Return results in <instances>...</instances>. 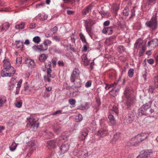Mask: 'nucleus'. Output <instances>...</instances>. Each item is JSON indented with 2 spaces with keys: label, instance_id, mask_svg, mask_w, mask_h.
<instances>
[{
  "label": "nucleus",
  "instance_id": "6e6552de",
  "mask_svg": "<svg viewBox=\"0 0 158 158\" xmlns=\"http://www.w3.org/2000/svg\"><path fill=\"white\" fill-rule=\"evenodd\" d=\"M108 134V131L106 129H101L97 133V135L101 137L105 136Z\"/></svg>",
  "mask_w": 158,
  "mask_h": 158
},
{
  "label": "nucleus",
  "instance_id": "dca6fc26",
  "mask_svg": "<svg viewBox=\"0 0 158 158\" xmlns=\"http://www.w3.org/2000/svg\"><path fill=\"white\" fill-rule=\"evenodd\" d=\"M82 60V63L83 64L85 65H87L89 63V61L87 59V58L86 55H83L81 57Z\"/></svg>",
  "mask_w": 158,
  "mask_h": 158
},
{
  "label": "nucleus",
  "instance_id": "c756f323",
  "mask_svg": "<svg viewBox=\"0 0 158 158\" xmlns=\"http://www.w3.org/2000/svg\"><path fill=\"white\" fill-rule=\"evenodd\" d=\"M47 58V56L45 54H42L39 57V60L41 62H43L45 61Z\"/></svg>",
  "mask_w": 158,
  "mask_h": 158
},
{
  "label": "nucleus",
  "instance_id": "2eb2a0df",
  "mask_svg": "<svg viewBox=\"0 0 158 158\" xmlns=\"http://www.w3.org/2000/svg\"><path fill=\"white\" fill-rule=\"evenodd\" d=\"M141 154L144 158H150V155L152 154L151 151L148 150L144 151L143 153Z\"/></svg>",
  "mask_w": 158,
  "mask_h": 158
},
{
  "label": "nucleus",
  "instance_id": "69168bd1",
  "mask_svg": "<svg viewBox=\"0 0 158 158\" xmlns=\"http://www.w3.org/2000/svg\"><path fill=\"white\" fill-rule=\"evenodd\" d=\"M32 49L35 51H38V45L37 46L35 45L32 47Z\"/></svg>",
  "mask_w": 158,
  "mask_h": 158
},
{
  "label": "nucleus",
  "instance_id": "0e129e2a",
  "mask_svg": "<svg viewBox=\"0 0 158 158\" xmlns=\"http://www.w3.org/2000/svg\"><path fill=\"white\" fill-rule=\"evenodd\" d=\"M110 24V21L109 20H107L105 21L103 23V25L105 26H107Z\"/></svg>",
  "mask_w": 158,
  "mask_h": 158
},
{
  "label": "nucleus",
  "instance_id": "bf43d9fd",
  "mask_svg": "<svg viewBox=\"0 0 158 158\" xmlns=\"http://www.w3.org/2000/svg\"><path fill=\"white\" fill-rule=\"evenodd\" d=\"M29 146H30L31 147H33L35 145V143H34V141L33 140L29 142Z\"/></svg>",
  "mask_w": 158,
  "mask_h": 158
},
{
  "label": "nucleus",
  "instance_id": "a19ab883",
  "mask_svg": "<svg viewBox=\"0 0 158 158\" xmlns=\"http://www.w3.org/2000/svg\"><path fill=\"white\" fill-rule=\"evenodd\" d=\"M87 32L89 35H90L91 34V26H85Z\"/></svg>",
  "mask_w": 158,
  "mask_h": 158
},
{
  "label": "nucleus",
  "instance_id": "5701e85b",
  "mask_svg": "<svg viewBox=\"0 0 158 158\" xmlns=\"http://www.w3.org/2000/svg\"><path fill=\"white\" fill-rule=\"evenodd\" d=\"M133 121V119L131 117L128 116L125 118L124 120V123L127 125L128 123H131Z\"/></svg>",
  "mask_w": 158,
  "mask_h": 158
},
{
  "label": "nucleus",
  "instance_id": "c9c22d12",
  "mask_svg": "<svg viewBox=\"0 0 158 158\" xmlns=\"http://www.w3.org/2000/svg\"><path fill=\"white\" fill-rule=\"evenodd\" d=\"M51 43L52 42L50 40H46L44 41L43 44L44 46L48 47V46L50 45Z\"/></svg>",
  "mask_w": 158,
  "mask_h": 158
},
{
  "label": "nucleus",
  "instance_id": "473e14b6",
  "mask_svg": "<svg viewBox=\"0 0 158 158\" xmlns=\"http://www.w3.org/2000/svg\"><path fill=\"white\" fill-rule=\"evenodd\" d=\"M54 130L55 133L57 134H59L61 131L60 127L59 126L54 127Z\"/></svg>",
  "mask_w": 158,
  "mask_h": 158
},
{
  "label": "nucleus",
  "instance_id": "393cba45",
  "mask_svg": "<svg viewBox=\"0 0 158 158\" xmlns=\"http://www.w3.org/2000/svg\"><path fill=\"white\" fill-rule=\"evenodd\" d=\"M85 26L91 27L95 24V23L91 19H88L85 20Z\"/></svg>",
  "mask_w": 158,
  "mask_h": 158
},
{
  "label": "nucleus",
  "instance_id": "b1692460",
  "mask_svg": "<svg viewBox=\"0 0 158 158\" xmlns=\"http://www.w3.org/2000/svg\"><path fill=\"white\" fill-rule=\"evenodd\" d=\"M151 102H149L144 104L141 107H142V108H143L144 110L147 111V110L151 107Z\"/></svg>",
  "mask_w": 158,
  "mask_h": 158
},
{
  "label": "nucleus",
  "instance_id": "4be33fe9",
  "mask_svg": "<svg viewBox=\"0 0 158 158\" xmlns=\"http://www.w3.org/2000/svg\"><path fill=\"white\" fill-rule=\"evenodd\" d=\"M7 101L6 98L4 96H0V107H2Z\"/></svg>",
  "mask_w": 158,
  "mask_h": 158
},
{
  "label": "nucleus",
  "instance_id": "1a4fd4ad",
  "mask_svg": "<svg viewBox=\"0 0 158 158\" xmlns=\"http://www.w3.org/2000/svg\"><path fill=\"white\" fill-rule=\"evenodd\" d=\"M158 45V39H154L148 42V46L151 48H154Z\"/></svg>",
  "mask_w": 158,
  "mask_h": 158
},
{
  "label": "nucleus",
  "instance_id": "13d9d810",
  "mask_svg": "<svg viewBox=\"0 0 158 158\" xmlns=\"http://www.w3.org/2000/svg\"><path fill=\"white\" fill-rule=\"evenodd\" d=\"M147 61L149 64H153L154 63V61L152 59H148L147 60Z\"/></svg>",
  "mask_w": 158,
  "mask_h": 158
},
{
  "label": "nucleus",
  "instance_id": "6e6d98bb",
  "mask_svg": "<svg viewBox=\"0 0 158 158\" xmlns=\"http://www.w3.org/2000/svg\"><path fill=\"white\" fill-rule=\"evenodd\" d=\"M91 85V81H89L86 82L85 85V87L86 88L90 87Z\"/></svg>",
  "mask_w": 158,
  "mask_h": 158
},
{
  "label": "nucleus",
  "instance_id": "72a5a7b5",
  "mask_svg": "<svg viewBox=\"0 0 158 158\" xmlns=\"http://www.w3.org/2000/svg\"><path fill=\"white\" fill-rule=\"evenodd\" d=\"M17 146V144L15 142H13L10 147V149L11 151H14Z\"/></svg>",
  "mask_w": 158,
  "mask_h": 158
},
{
  "label": "nucleus",
  "instance_id": "412c9836",
  "mask_svg": "<svg viewBox=\"0 0 158 158\" xmlns=\"http://www.w3.org/2000/svg\"><path fill=\"white\" fill-rule=\"evenodd\" d=\"M91 6L90 5L88 6L86 8L84 9L82 11V14L84 15H85L89 12L91 9Z\"/></svg>",
  "mask_w": 158,
  "mask_h": 158
},
{
  "label": "nucleus",
  "instance_id": "680f3d73",
  "mask_svg": "<svg viewBox=\"0 0 158 158\" xmlns=\"http://www.w3.org/2000/svg\"><path fill=\"white\" fill-rule=\"evenodd\" d=\"M22 82V79H20L18 83L17 84V87L20 88L21 86Z\"/></svg>",
  "mask_w": 158,
  "mask_h": 158
},
{
  "label": "nucleus",
  "instance_id": "f03ea898",
  "mask_svg": "<svg viewBox=\"0 0 158 158\" xmlns=\"http://www.w3.org/2000/svg\"><path fill=\"white\" fill-rule=\"evenodd\" d=\"M65 136L61 135L56 140H52L47 142V146L49 149L55 148L57 145H60L64 141Z\"/></svg>",
  "mask_w": 158,
  "mask_h": 158
},
{
  "label": "nucleus",
  "instance_id": "603ef678",
  "mask_svg": "<svg viewBox=\"0 0 158 158\" xmlns=\"http://www.w3.org/2000/svg\"><path fill=\"white\" fill-rule=\"evenodd\" d=\"M112 110L114 111V112L118 114V108L116 105H114L112 107Z\"/></svg>",
  "mask_w": 158,
  "mask_h": 158
},
{
  "label": "nucleus",
  "instance_id": "774afa93",
  "mask_svg": "<svg viewBox=\"0 0 158 158\" xmlns=\"http://www.w3.org/2000/svg\"><path fill=\"white\" fill-rule=\"evenodd\" d=\"M58 64L59 66H63L64 65V64L63 61H59L58 62Z\"/></svg>",
  "mask_w": 158,
  "mask_h": 158
},
{
  "label": "nucleus",
  "instance_id": "bb28decb",
  "mask_svg": "<svg viewBox=\"0 0 158 158\" xmlns=\"http://www.w3.org/2000/svg\"><path fill=\"white\" fill-rule=\"evenodd\" d=\"M138 113L140 115H147L148 114H149V113H147L146 111L144 110L143 108H142L141 107L139 109Z\"/></svg>",
  "mask_w": 158,
  "mask_h": 158
},
{
  "label": "nucleus",
  "instance_id": "de8ad7c7",
  "mask_svg": "<svg viewBox=\"0 0 158 158\" xmlns=\"http://www.w3.org/2000/svg\"><path fill=\"white\" fill-rule=\"evenodd\" d=\"M22 58L20 57H17L16 60V63L18 64V65H19L22 63Z\"/></svg>",
  "mask_w": 158,
  "mask_h": 158
},
{
  "label": "nucleus",
  "instance_id": "a18cd8bd",
  "mask_svg": "<svg viewBox=\"0 0 158 158\" xmlns=\"http://www.w3.org/2000/svg\"><path fill=\"white\" fill-rule=\"evenodd\" d=\"M115 38L113 36H110L109 37L108 39L109 41L110 44H113L115 40Z\"/></svg>",
  "mask_w": 158,
  "mask_h": 158
},
{
  "label": "nucleus",
  "instance_id": "20e7f679",
  "mask_svg": "<svg viewBox=\"0 0 158 158\" xmlns=\"http://www.w3.org/2000/svg\"><path fill=\"white\" fill-rule=\"evenodd\" d=\"M15 72L14 68L11 67L10 68H3L1 73V75L2 77H11Z\"/></svg>",
  "mask_w": 158,
  "mask_h": 158
},
{
  "label": "nucleus",
  "instance_id": "2f4dec72",
  "mask_svg": "<svg viewBox=\"0 0 158 158\" xmlns=\"http://www.w3.org/2000/svg\"><path fill=\"white\" fill-rule=\"evenodd\" d=\"M38 50L40 51H44L47 50L48 49V47L44 46L43 44H40L38 45Z\"/></svg>",
  "mask_w": 158,
  "mask_h": 158
},
{
  "label": "nucleus",
  "instance_id": "338daca9",
  "mask_svg": "<svg viewBox=\"0 0 158 158\" xmlns=\"http://www.w3.org/2000/svg\"><path fill=\"white\" fill-rule=\"evenodd\" d=\"M119 136V133L116 134L114 135V139L115 140H116L118 139Z\"/></svg>",
  "mask_w": 158,
  "mask_h": 158
},
{
  "label": "nucleus",
  "instance_id": "f3484780",
  "mask_svg": "<svg viewBox=\"0 0 158 158\" xmlns=\"http://www.w3.org/2000/svg\"><path fill=\"white\" fill-rule=\"evenodd\" d=\"M3 68H10L12 67L10 66V63L8 59H5L3 61Z\"/></svg>",
  "mask_w": 158,
  "mask_h": 158
},
{
  "label": "nucleus",
  "instance_id": "39448f33",
  "mask_svg": "<svg viewBox=\"0 0 158 158\" xmlns=\"http://www.w3.org/2000/svg\"><path fill=\"white\" fill-rule=\"evenodd\" d=\"M80 71L77 68L74 69L70 77V79L72 82H74L75 81L79 75Z\"/></svg>",
  "mask_w": 158,
  "mask_h": 158
},
{
  "label": "nucleus",
  "instance_id": "49530a36",
  "mask_svg": "<svg viewBox=\"0 0 158 158\" xmlns=\"http://www.w3.org/2000/svg\"><path fill=\"white\" fill-rule=\"evenodd\" d=\"M52 71L50 68H48V69L47 70V77H51L52 76L51 75V73H52Z\"/></svg>",
  "mask_w": 158,
  "mask_h": 158
},
{
  "label": "nucleus",
  "instance_id": "aec40b11",
  "mask_svg": "<svg viewBox=\"0 0 158 158\" xmlns=\"http://www.w3.org/2000/svg\"><path fill=\"white\" fill-rule=\"evenodd\" d=\"M88 153L87 151L84 150L83 151H80V158H85L87 156Z\"/></svg>",
  "mask_w": 158,
  "mask_h": 158
},
{
  "label": "nucleus",
  "instance_id": "f8f14e48",
  "mask_svg": "<svg viewBox=\"0 0 158 158\" xmlns=\"http://www.w3.org/2000/svg\"><path fill=\"white\" fill-rule=\"evenodd\" d=\"M10 27V24L8 23H5L1 25L0 27L1 31L3 34L6 31L8 28Z\"/></svg>",
  "mask_w": 158,
  "mask_h": 158
},
{
  "label": "nucleus",
  "instance_id": "8fccbe9b",
  "mask_svg": "<svg viewBox=\"0 0 158 158\" xmlns=\"http://www.w3.org/2000/svg\"><path fill=\"white\" fill-rule=\"evenodd\" d=\"M118 48L119 49L118 51L119 52L121 53L124 51L125 48L123 46H120Z\"/></svg>",
  "mask_w": 158,
  "mask_h": 158
},
{
  "label": "nucleus",
  "instance_id": "a211bd4d",
  "mask_svg": "<svg viewBox=\"0 0 158 158\" xmlns=\"http://www.w3.org/2000/svg\"><path fill=\"white\" fill-rule=\"evenodd\" d=\"M109 94L113 97L116 96L118 93V91L117 89H116V87H114L109 92Z\"/></svg>",
  "mask_w": 158,
  "mask_h": 158
},
{
  "label": "nucleus",
  "instance_id": "9d476101",
  "mask_svg": "<svg viewBox=\"0 0 158 158\" xmlns=\"http://www.w3.org/2000/svg\"><path fill=\"white\" fill-rule=\"evenodd\" d=\"M25 63L29 68L32 69L35 66V63L33 60L27 58L25 60Z\"/></svg>",
  "mask_w": 158,
  "mask_h": 158
},
{
  "label": "nucleus",
  "instance_id": "4c0bfd02",
  "mask_svg": "<svg viewBox=\"0 0 158 158\" xmlns=\"http://www.w3.org/2000/svg\"><path fill=\"white\" fill-rule=\"evenodd\" d=\"M140 135H141V139H142V141L145 140L149 135L148 134L146 133H142L140 134Z\"/></svg>",
  "mask_w": 158,
  "mask_h": 158
},
{
  "label": "nucleus",
  "instance_id": "cd10ccee",
  "mask_svg": "<svg viewBox=\"0 0 158 158\" xmlns=\"http://www.w3.org/2000/svg\"><path fill=\"white\" fill-rule=\"evenodd\" d=\"M106 85L105 88L106 90H107L111 87H113V88L114 87H116V86L117 85V84L115 83L110 85L106 84Z\"/></svg>",
  "mask_w": 158,
  "mask_h": 158
},
{
  "label": "nucleus",
  "instance_id": "9b49d317",
  "mask_svg": "<svg viewBox=\"0 0 158 158\" xmlns=\"http://www.w3.org/2000/svg\"><path fill=\"white\" fill-rule=\"evenodd\" d=\"M69 148V145L68 144L62 145L60 148V153L63 154L67 152Z\"/></svg>",
  "mask_w": 158,
  "mask_h": 158
},
{
  "label": "nucleus",
  "instance_id": "ea45409f",
  "mask_svg": "<svg viewBox=\"0 0 158 158\" xmlns=\"http://www.w3.org/2000/svg\"><path fill=\"white\" fill-rule=\"evenodd\" d=\"M134 73V70L133 69H130L128 72V75L130 77H133Z\"/></svg>",
  "mask_w": 158,
  "mask_h": 158
},
{
  "label": "nucleus",
  "instance_id": "ddd939ff",
  "mask_svg": "<svg viewBox=\"0 0 158 158\" xmlns=\"http://www.w3.org/2000/svg\"><path fill=\"white\" fill-rule=\"evenodd\" d=\"M102 32L105 34H107L109 35H111L113 32L112 27H110L105 28L103 29Z\"/></svg>",
  "mask_w": 158,
  "mask_h": 158
},
{
  "label": "nucleus",
  "instance_id": "09e8293b",
  "mask_svg": "<svg viewBox=\"0 0 158 158\" xmlns=\"http://www.w3.org/2000/svg\"><path fill=\"white\" fill-rule=\"evenodd\" d=\"M109 77L111 79H113L116 77V74L114 73H112L110 74Z\"/></svg>",
  "mask_w": 158,
  "mask_h": 158
},
{
  "label": "nucleus",
  "instance_id": "423d86ee",
  "mask_svg": "<svg viewBox=\"0 0 158 158\" xmlns=\"http://www.w3.org/2000/svg\"><path fill=\"white\" fill-rule=\"evenodd\" d=\"M135 46L137 48H141L143 52H144L145 50V46L143 44V41L141 39H138L135 44Z\"/></svg>",
  "mask_w": 158,
  "mask_h": 158
},
{
  "label": "nucleus",
  "instance_id": "58836bf2",
  "mask_svg": "<svg viewBox=\"0 0 158 158\" xmlns=\"http://www.w3.org/2000/svg\"><path fill=\"white\" fill-rule=\"evenodd\" d=\"M135 139L137 140L138 143H140L142 141L141 135H140V134H139L136 135L135 136Z\"/></svg>",
  "mask_w": 158,
  "mask_h": 158
},
{
  "label": "nucleus",
  "instance_id": "7c9ffc66",
  "mask_svg": "<svg viewBox=\"0 0 158 158\" xmlns=\"http://www.w3.org/2000/svg\"><path fill=\"white\" fill-rule=\"evenodd\" d=\"M129 8L127 7H126L123 10V13L124 16H127L129 15Z\"/></svg>",
  "mask_w": 158,
  "mask_h": 158
},
{
  "label": "nucleus",
  "instance_id": "864d4df0",
  "mask_svg": "<svg viewBox=\"0 0 158 158\" xmlns=\"http://www.w3.org/2000/svg\"><path fill=\"white\" fill-rule=\"evenodd\" d=\"M69 102L71 105H74L76 102V100L73 99H70L69 100Z\"/></svg>",
  "mask_w": 158,
  "mask_h": 158
},
{
  "label": "nucleus",
  "instance_id": "c03bdc74",
  "mask_svg": "<svg viewBox=\"0 0 158 158\" xmlns=\"http://www.w3.org/2000/svg\"><path fill=\"white\" fill-rule=\"evenodd\" d=\"M96 111L98 110V107L100 106L101 105V102L100 101V100L99 99L97 98L96 99Z\"/></svg>",
  "mask_w": 158,
  "mask_h": 158
},
{
  "label": "nucleus",
  "instance_id": "052dcab7",
  "mask_svg": "<svg viewBox=\"0 0 158 158\" xmlns=\"http://www.w3.org/2000/svg\"><path fill=\"white\" fill-rule=\"evenodd\" d=\"M52 63V65L54 67H56V60H55L54 59H52L51 61Z\"/></svg>",
  "mask_w": 158,
  "mask_h": 158
},
{
  "label": "nucleus",
  "instance_id": "6ab92c4d",
  "mask_svg": "<svg viewBox=\"0 0 158 158\" xmlns=\"http://www.w3.org/2000/svg\"><path fill=\"white\" fill-rule=\"evenodd\" d=\"M27 120L28 121V123L31 126H34L35 123V119L33 118L31 116L27 118Z\"/></svg>",
  "mask_w": 158,
  "mask_h": 158
},
{
  "label": "nucleus",
  "instance_id": "a878e982",
  "mask_svg": "<svg viewBox=\"0 0 158 158\" xmlns=\"http://www.w3.org/2000/svg\"><path fill=\"white\" fill-rule=\"evenodd\" d=\"M113 11L116 15L117 14V12L119 9V5L117 4H113L112 6Z\"/></svg>",
  "mask_w": 158,
  "mask_h": 158
},
{
  "label": "nucleus",
  "instance_id": "7ed1b4c3",
  "mask_svg": "<svg viewBox=\"0 0 158 158\" xmlns=\"http://www.w3.org/2000/svg\"><path fill=\"white\" fill-rule=\"evenodd\" d=\"M157 13H155V15H153L149 21H147L145 23L146 26L152 30H155L157 28V22L156 19Z\"/></svg>",
  "mask_w": 158,
  "mask_h": 158
},
{
  "label": "nucleus",
  "instance_id": "f257e3e1",
  "mask_svg": "<svg viewBox=\"0 0 158 158\" xmlns=\"http://www.w3.org/2000/svg\"><path fill=\"white\" fill-rule=\"evenodd\" d=\"M133 91L131 87L127 88L125 90L124 95L126 99V105L128 108L132 106L135 101Z\"/></svg>",
  "mask_w": 158,
  "mask_h": 158
},
{
  "label": "nucleus",
  "instance_id": "4468645a",
  "mask_svg": "<svg viewBox=\"0 0 158 158\" xmlns=\"http://www.w3.org/2000/svg\"><path fill=\"white\" fill-rule=\"evenodd\" d=\"M108 118L110 121V125L114 126L116 125V121L113 115L111 114L109 115L108 116Z\"/></svg>",
  "mask_w": 158,
  "mask_h": 158
},
{
  "label": "nucleus",
  "instance_id": "e2e57ef3",
  "mask_svg": "<svg viewBox=\"0 0 158 158\" xmlns=\"http://www.w3.org/2000/svg\"><path fill=\"white\" fill-rule=\"evenodd\" d=\"M22 105V103L20 102H18L15 104V106L16 107L18 108L20 107Z\"/></svg>",
  "mask_w": 158,
  "mask_h": 158
},
{
  "label": "nucleus",
  "instance_id": "79ce46f5",
  "mask_svg": "<svg viewBox=\"0 0 158 158\" xmlns=\"http://www.w3.org/2000/svg\"><path fill=\"white\" fill-rule=\"evenodd\" d=\"M82 119V117L81 114H79L76 116L75 119L76 121L79 122L81 121Z\"/></svg>",
  "mask_w": 158,
  "mask_h": 158
},
{
  "label": "nucleus",
  "instance_id": "37998d69",
  "mask_svg": "<svg viewBox=\"0 0 158 158\" xmlns=\"http://www.w3.org/2000/svg\"><path fill=\"white\" fill-rule=\"evenodd\" d=\"M135 7H134L131 10V16L130 18V19H131L135 15Z\"/></svg>",
  "mask_w": 158,
  "mask_h": 158
},
{
  "label": "nucleus",
  "instance_id": "4d7b16f0",
  "mask_svg": "<svg viewBox=\"0 0 158 158\" xmlns=\"http://www.w3.org/2000/svg\"><path fill=\"white\" fill-rule=\"evenodd\" d=\"M58 30V28L56 26L54 27L52 29V31L53 34L56 33Z\"/></svg>",
  "mask_w": 158,
  "mask_h": 158
},
{
  "label": "nucleus",
  "instance_id": "c85d7f7f",
  "mask_svg": "<svg viewBox=\"0 0 158 158\" xmlns=\"http://www.w3.org/2000/svg\"><path fill=\"white\" fill-rule=\"evenodd\" d=\"M24 23L23 22H21L20 24L16 25L15 28L17 30L22 29L24 28Z\"/></svg>",
  "mask_w": 158,
  "mask_h": 158
},
{
  "label": "nucleus",
  "instance_id": "3c124183",
  "mask_svg": "<svg viewBox=\"0 0 158 158\" xmlns=\"http://www.w3.org/2000/svg\"><path fill=\"white\" fill-rule=\"evenodd\" d=\"M125 27V26L123 24L119 23L118 24V27L119 28L121 29L122 30L124 29V28Z\"/></svg>",
  "mask_w": 158,
  "mask_h": 158
},
{
  "label": "nucleus",
  "instance_id": "f704fd0d",
  "mask_svg": "<svg viewBox=\"0 0 158 158\" xmlns=\"http://www.w3.org/2000/svg\"><path fill=\"white\" fill-rule=\"evenodd\" d=\"M33 41L36 44H39L41 41V40L40 37L36 36L33 38Z\"/></svg>",
  "mask_w": 158,
  "mask_h": 158
},
{
  "label": "nucleus",
  "instance_id": "5fc2aeb1",
  "mask_svg": "<svg viewBox=\"0 0 158 158\" xmlns=\"http://www.w3.org/2000/svg\"><path fill=\"white\" fill-rule=\"evenodd\" d=\"M154 85L156 88H158V77L154 80Z\"/></svg>",
  "mask_w": 158,
  "mask_h": 158
},
{
  "label": "nucleus",
  "instance_id": "0eeeda50",
  "mask_svg": "<svg viewBox=\"0 0 158 158\" xmlns=\"http://www.w3.org/2000/svg\"><path fill=\"white\" fill-rule=\"evenodd\" d=\"M88 131L86 128H83L79 136V139L80 140H85L88 134Z\"/></svg>",
  "mask_w": 158,
  "mask_h": 158
},
{
  "label": "nucleus",
  "instance_id": "e433bc0d",
  "mask_svg": "<svg viewBox=\"0 0 158 158\" xmlns=\"http://www.w3.org/2000/svg\"><path fill=\"white\" fill-rule=\"evenodd\" d=\"M79 36L80 38V39L82 40L83 43H85L87 44L88 43L87 42L86 40L85 39V36L84 35L81 33L79 34Z\"/></svg>",
  "mask_w": 158,
  "mask_h": 158
}]
</instances>
